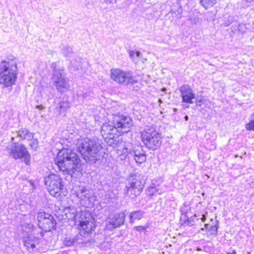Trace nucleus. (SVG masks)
<instances>
[{
    "mask_svg": "<svg viewBox=\"0 0 254 254\" xmlns=\"http://www.w3.org/2000/svg\"><path fill=\"white\" fill-rule=\"evenodd\" d=\"M55 162L59 171L63 172L64 174L72 176L75 171L80 172L81 170L80 159L71 149L63 148L60 150Z\"/></svg>",
    "mask_w": 254,
    "mask_h": 254,
    "instance_id": "nucleus-1",
    "label": "nucleus"
},
{
    "mask_svg": "<svg viewBox=\"0 0 254 254\" xmlns=\"http://www.w3.org/2000/svg\"><path fill=\"white\" fill-rule=\"evenodd\" d=\"M77 146L86 162L93 164L99 159V151L102 148L99 140L85 138L78 140Z\"/></svg>",
    "mask_w": 254,
    "mask_h": 254,
    "instance_id": "nucleus-2",
    "label": "nucleus"
},
{
    "mask_svg": "<svg viewBox=\"0 0 254 254\" xmlns=\"http://www.w3.org/2000/svg\"><path fill=\"white\" fill-rule=\"evenodd\" d=\"M18 73L17 63L13 56L0 63V84L9 87L15 84Z\"/></svg>",
    "mask_w": 254,
    "mask_h": 254,
    "instance_id": "nucleus-3",
    "label": "nucleus"
},
{
    "mask_svg": "<svg viewBox=\"0 0 254 254\" xmlns=\"http://www.w3.org/2000/svg\"><path fill=\"white\" fill-rule=\"evenodd\" d=\"M145 184L143 177L139 174H130L126 182V193L131 198L138 196Z\"/></svg>",
    "mask_w": 254,
    "mask_h": 254,
    "instance_id": "nucleus-4",
    "label": "nucleus"
},
{
    "mask_svg": "<svg viewBox=\"0 0 254 254\" xmlns=\"http://www.w3.org/2000/svg\"><path fill=\"white\" fill-rule=\"evenodd\" d=\"M141 138L144 145L149 149L155 150L161 145L160 134L153 128H146L141 132Z\"/></svg>",
    "mask_w": 254,
    "mask_h": 254,
    "instance_id": "nucleus-5",
    "label": "nucleus"
},
{
    "mask_svg": "<svg viewBox=\"0 0 254 254\" xmlns=\"http://www.w3.org/2000/svg\"><path fill=\"white\" fill-rule=\"evenodd\" d=\"M9 155L15 160L21 159L26 165H29L31 156L25 146L18 142H13L7 147Z\"/></svg>",
    "mask_w": 254,
    "mask_h": 254,
    "instance_id": "nucleus-6",
    "label": "nucleus"
},
{
    "mask_svg": "<svg viewBox=\"0 0 254 254\" xmlns=\"http://www.w3.org/2000/svg\"><path fill=\"white\" fill-rule=\"evenodd\" d=\"M110 76L111 79L117 83L127 85L133 84L137 82L135 76L133 75L131 71H124L119 69H112L111 70Z\"/></svg>",
    "mask_w": 254,
    "mask_h": 254,
    "instance_id": "nucleus-7",
    "label": "nucleus"
},
{
    "mask_svg": "<svg viewBox=\"0 0 254 254\" xmlns=\"http://www.w3.org/2000/svg\"><path fill=\"white\" fill-rule=\"evenodd\" d=\"M45 184L47 186L50 194L53 196L58 197L63 192L64 182L56 175H50L45 178Z\"/></svg>",
    "mask_w": 254,
    "mask_h": 254,
    "instance_id": "nucleus-8",
    "label": "nucleus"
},
{
    "mask_svg": "<svg viewBox=\"0 0 254 254\" xmlns=\"http://www.w3.org/2000/svg\"><path fill=\"white\" fill-rule=\"evenodd\" d=\"M113 124L115 125L117 132L120 134L127 133L130 130V127L132 126V121L128 116L113 114Z\"/></svg>",
    "mask_w": 254,
    "mask_h": 254,
    "instance_id": "nucleus-9",
    "label": "nucleus"
},
{
    "mask_svg": "<svg viewBox=\"0 0 254 254\" xmlns=\"http://www.w3.org/2000/svg\"><path fill=\"white\" fill-rule=\"evenodd\" d=\"M52 79L59 92H65L70 90L69 79L62 70L53 71Z\"/></svg>",
    "mask_w": 254,
    "mask_h": 254,
    "instance_id": "nucleus-10",
    "label": "nucleus"
},
{
    "mask_svg": "<svg viewBox=\"0 0 254 254\" xmlns=\"http://www.w3.org/2000/svg\"><path fill=\"white\" fill-rule=\"evenodd\" d=\"M37 218L39 228L44 231L50 232L56 228V223L52 215L40 212L37 214Z\"/></svg>",
    "mask_w": 254,
    "mask_h": 254,
    "instance_id": "nucleus-11",
    "label": "nucleus"
},
{
    "mask_svg": "<svg viewBox=\"0 0 254 254\" xmlns=\"http://www.w3.org/2000/svg\"><path fill=\"white\" fill-rule=\"evenodd\" d=\"M74 191L77 197L85 205H91L95 200L92 190H90L84 186H75Z\"/></svg>",
    "mask_w": 254,
    "mask_h": 254,
    "instance_id": "nucleus-12",
    "label": "nucleus"
},
{
    "mask_svg": "<svg viewBox=\"0 0 254 254\" xmlns=\"http://www.w3.org/2000/svg\"><path fill=\"white\" fill-rule=\"evenodd\" d=\"M125 217V214L123 212L116 213L109 216L106 219L107 229L112 231L115 228L123 225Z\"/></svg>",
    "mask_w": 254,
    "mask_h": 254,
    "instance_id": "nucleus-13",
    "label": "nucleus"
},
{
    "mask_svg": "<svg viewBox=\"0 0 254 254\" xmlns=\"http://www.w3.org/2000/svg\"><path fill=\"white\" fill-rule=\"evenodd\" d=\"M182 102L186 103H193L192 100L195 98V94L193 90L188 85H184L180 88Z\"/></svg>",
    "mask_w": 254,
    "mask_h": 254,
    "instance_id": "nucleus-14",
    "label": "nucleus"
},
{
    "mask_svg": "<svg viewBox=\"0 0 254 254\" xmlns=\"http://www.w3.org/2000/svg\"><path fill=\"white\" fill-rule=\"evenodd\" d=\"M101 132L102 136L107 139L110 134H117V131L115 125L112 122L109 121L108 123L103 124L101 127Z\"/></svg>",
    "mask_w": 254,
    "mask_h": 254,
    "instance_id": "nucleus-15",
    "label": "nucleus"
},
{
    "mask_svg": "<svg viewBox=\"0 0 254 254\" xmlns=\"http://www.w3.org/2000/svg\"><path fill=\"white\" fill-rule=\"evenodd\" d=\"M190 210L191 208L190 206V204L187 202H185L180 208V211L181 212L180 221L182 224L185 225L189 226L193 225L189 219L188 213Z\"/></svg>",
    "mask_w": 254,
    "mask_h": 254,
    "instance_id": "nucleus-16",
    "label": "nucleus"
},
{
    "mask_svg": "<svg viewBox=\"0 0 254 254\" xmlns=\"http://www.w3.org/2000/svg\"><path fill=\"white\" fill-rule=\"evenodd\" d=\"M80 237H81V234L77 235L73 239L70 238H66L64 241V244L66 247H70L75 243L82 244L87 245V242H88L89 241H83Z\"/></svg>",
    "mask_w": 254,
    "mask_h": 254,
    "instance_id": "nucleus-17",
    "label": "nucleus"
},
{
    "mask_svg": "<svg viewBox=\"0 0 254 254\" xmlns=\"http://www.w3.org/2000/svg\"><path fill=\"white\" fill-rule=\"evenodd\" d=\"M80 226L82 230L87 233H89L94 231L95 228V225L92 220H85L80 222Z\"/></svg>",
    "mask_w": 254,
    "mask_h": 254,
    "instance_id": "nucleus-18",
    "label": "nucleus"
},
{
    "mask_svg": "<svg viewBox=\"0 0 254 254\" xmlns=\"http://www.w3.org/2000/svg\"><path fill=\"white\" fill-rule=\"evenodd\" d=\"M140 150H143L141 147L137 146L134 147L132 150H129L127 148H124L123 149V154L125 155V157H128V158H131L133 156H136L141 152Z\"/></svg>",
    "mask_w": 254,
    "mask_h": 254,
    "instance_id": "nucleus-19",
    "label": "nucleus"
},
{
    "mask_svg": "<svg viewBox=\"0 0 254 254\" xmlns=\"http://www.w3.org/2000/svg\"><path fill=\"white\" fill-rule=\"evenodd\" d=\"M17 136L21 139L30 140L33 138V133L26 128H21L17 132Z\"/></svg>",
    "mask_w": 254,
    "mask_h": 254,
    "instance_id": "nucleus-20",
    "label": "nucleus"
},
{
    "mask_svg": "<svg viewBox=\"0 0 254 254\" xmlns=\"http://www.w3.org/2000/svg\"><path fill=\"white\" fill-rule=\"evenodd\" d=\"M144 214V212L139 210L131 212L129 215V222L131 224L136 220H140Z\"/></svg>",
    "mask_w": 254,
    "mask_h": 254,
    "instance_id": "nucleus-21",
    "label": "nucleus"
},
{
    "mask_svg": "<svg viewBox=\"0 0 254 254\" xmlns=\"http://www.w3.org/2000/svg\"><path fill=\"white\" fill-rule=\"evenodd\" d=\"M129 56L131 59L132 62L135 64H137L140 61L144 62L142 54L139 51H130L129 52Z\"/></svg>",
    "mask_w": 254,
    "mask_h": 254,
    "instance_id": "nucleus-22",
    "label": "nucleus"
},
{
    "mask_svg": "<svg viewBox=\"0 0 254 254\" xmlns=\"http://www.w3.org/2000/svg\"><path fill=\"white\" fill-rule=\"evenodd\" d=\"M66 217L70 220H74L77 215V211L74 207H69L65 210Z\"/></svg>",
    "mask_w": 254,
    "mask_h": 254,
    "instance_id": "nucleus-23",
    "label": "nucleus"
},
{
    "mask_svg": "<svg viewBox=\"0 0 254 254\" xmlns=\"http://www.w3.org/2000/svg\"><path fill=\"white\" fill-rule=\"evenodd\" d=\"M141 152L136 156H133L131 158H133L137 163L141 164L145 162L146 159V156L144 150H140Z\"/></svg>",
    "mask_w": 254,
    "mask_h": 254,
    "instance_id": "nucleus-24",
    "label": "nucleus"
},
{
    "mask_svg": "<svg viewBox=\"0 0 254 254\" xmlns=\"http://www.w3.org/2000/svg\"><path fill=\"white\" fill-rule=\"evenodd\" d=\"M200 4L205 9L213 7L216 3V0H199Z\"/></svg>",
    "mask_w": 254,
    "mask_h": 254,
    "instance_id": "nucleus-25",
    "label": "nucleus"
},
{
    "mask_svg": "<svg viewBox=\"0 0 254 254\" xmlns=\"http://www.w3.org/2000/svg\"><path fill=\"white\" fill-rule=\"evenodd\" d=\"M205 229L209 232L210 235H217V230L218 228V222H216L215 225H210L208 224H205Z\"/></svg>",
    "mask_w": 254,
    "mask_h": 254,
    "instance_id": "nucleus-26",
    "label": "nucleus"
},
{
    "mask_svg": "<svg viewBox=\"0 0 254 254\" xmlns=\"http://www.w3.org/2000/svg\"><path fill=\"white\" fill-rule=\"evenodd\" d=\"M70 107V103L68 102H62L59 103L56 108H59L60 113L66 111Z\"/></svg>",
    "mask_w": 254,
    "mask_h": 254,
    "instance_id": "nucleus-27",
    "label": "nucleus"
},
{
    "mask_svg": "<svg viewBox=\"0 0 254 254\" xmlns=\"http://www.w3.org/2000/svg\"><path fill=\"white\" fill-rule=\"evenodd\" d=\"M115 138L114 134H110L106 139L107 144L113 147H116L119 143V141L117 140Z\"/></svg>",
    "mask_w": 254,
    "mask_h": 254,
    "instance_id": "nucleus-28",
    "label": "nucleus"
},
{
    "mask_svg": "<svg viewBox=\"0 0 254 254\" xmlns=\"http://www.w3.org/2000/svg\"><path fill=\"white\" fill-rule=\"evenodd\" d=\"M62 54L66 58L70 57V56L73 54L72 48L70 46H66L62 50Z\"/></svg>",
    "mask_w": 254,
    "mask_h": 254,
    "instance_id": "nucleus-29",
    "label": "nucleus"
},
{
    "mask_svg": "<svg viewBox=\"0 0 254 254\" xmlns=\"http://www.w3.org/2000/svg\"><path fill=\"white\" fill-rule=\"evenodd\" d=\"M28 141H30L29 145L30 146L31 148L32 149L36 150L38 146L39 142L38 139L37 138H35L33 135V138L31 139L30 140Z\"/></svg>",
    "mask_w": 254,
    "mask_h": 254,
    "instance_id": "nucleus-30",
    "label": "nucleus"
},
{
    "mask_svg": "<svg viewBox=\"0 0 254 254\" xmlns=\"http://www.w3.org/2000/svg\"><path fill=\"white\" fill-rule=\"evenodd\" d=\"M24 245L27 249H29L30 248L33 249L35 247V244L34 243L33 241L29 238L24 241Z\"/></svg>",
    "mask_w": 254,
    "mask_h": 254,
    "instance_id": "nucleus-31",
    "label": "nucleus"
},
{
    "mask_svg": "<svg viewBox=\"0 0 254 254\" xmlns=\"http://www.w3.org/2000/svg\"><path fill=\"white\" fill-rule=\"evenodd\" d=\"M71 64L76 68L78 69L80 66V59L79 58L73 59L70 61Z\"/></svg>",
    "mask_w": 254,
    "mask_h": 254,
    "instance_id": "nucleus-32",
    "label": "nucleus"
},
{
    "mask_svg": "<svg viewBox=\"0 0 254 254\" xmlns=\"http://www.w3.org/2000/svg\"><path fill=\"white\" fill-rule=\"evenodd\" d=\"M157 191V190L155 187L150 186L147 189V194L149 195H153Z\"/></svg>",
    "mask_w": 254,
    "mask_h": 254,
    "instance_id": "nucleus-33",
    "label": "nucleus"
},
{
    "mask_svg": "<svg viewBox=\"0 0 254 254\" xmlns=\"http://www.w3.org/2000/svg\"><path fill=\"white\" fill-rule=\"evenodd\" d=\"M245 127L248 130L254 131V120H252L250 123L247 124Z\"/></svg>",
    "mask_w": 254,
    "mask_h": 254,
    "instance_id": "nucleus-34",
    "label": "nucleus"
},
{
    "mask_svg": "<svg viewBox=\"0 0 254 254\" xmlns=\"http://www.w3.org/2000/svg\"><path fill=\"white\" fill-rule=\"evenodd\" d=\"M134 229L137 231H140L141 230H145L146 228L144 226H135L134 227Z\"/></svg>",
    "mask_w": 254,
    "mask_h": 254,
    "instance_id": "nucleus-35",
    "label": "nucleus"
},
{
    "mask_svg": "<svg viewBox=\"0 0 254 254\" xmlns=\"http://www.w3.org/2000/svg\"><path fill=\"white\" fill-rule=\"evenodd\" d=\"M107 3H114L116 2L117 0H104Z\"/></svg>",
    "mask_w": 254,
    "mask_h": 254,
    "instance_id": "nucleus-36",
    "label": "nucleus"
},
{
    "mask_svg": "<svg viewBox=\"0 0 254 254\" xmlns=\"http://www.w3.org/2000/svg\"><path fill=\"white\" fill-rule=\"evenodd\" d=\"M36 108L39 110H43L45 108V107L42 105H37Z\"/></svg>",
    "mask_w": 254,
    "mask_h": 254,
    "instance_id": "nucleus-37",
    "label": "nucleus"
},
{
    "mask_svg": "<svg viewBox=\"0 0 254 254\" xmlns=\"http://www.w3.org/2000/svg\"><path fill=\"white\" fill-rule=\"evenodd\" d=\"M202 222H204L206 220V217L204 215H202L201 218H199Z\"/></svg>",
    "mask_w": 254,
    "mask_h": 254,
    "instance_id": "nucleus-38",
    "label": "nucleus"
},
{
    "mask_svg": "<svg viewBox=\"0 0 254 254\" xmlns=\"http://www.w3.org/2000/svg\"><path fill=\"white\" fill-rule=\"evenodd\" d=\"M201 102H202L201 100H198V101L196 102V106H201Z\"/></svg>",
    "mask_w": 254,
    "mask_h": 254,
    "instance_id": "nucleus-39",
    "label": "nucleus"
},
{
    "mask_svg": "<svg viewBox=\"0 0 254 254\" xmlns=\"http://www.w3.org/2000/svg\"><path fill=\"white\" fill-rule=\"evenodd\" d=\"M51 66L53 68H54L53 71L54 70H58L57 69H56V64L55 63H52Z\"/></svg>",
    "mask_w": 254,
    "mask_h": 254,
    "instance_id": "nucleus-40",
    "label": "nucleus"
},
{
    "mask_svg": "<svg viewBox=\"0 0 254 254\" xmlns=\"http://www.w3.org/2000/svg\"><path fill=\"white\" fill-rule=\"evenodd\" d=\"M231 23H232V20H231L230 21H229V22H226L225 23V26H229V25Z\"/></svg>",
    "mask_w": 254,
    "mask_h": 254,
    "instance_id": "nucleus-41",
    "label": "nucleus"
},
{
    "mask_svg": "<svg viewBox=\"0 0 254 254\" xmlns=\"http://www.w3.org/2000/svg\"><path fill=\"white\" fill-rule=\"evenodd\" d=\"M28 227L30 229V228H32L33 227V224H28Z\"/></svg>",
    "mask_w": 254,
    "mask_h": 254,
    "instance_id": "nucleus-42",
    "label": "nucleus"
},
{
    "mask_svg": "<svg viewBox=\"0 0 254 254\" xmlns=\"http://www.w3.org/2000/svg\"><path fill=\"white\" fill-rule=\"evenodd\" d=\"M185 119L186 121H188L189 120V117L188 116H185Z\"/></svg>",
    "mask_w": 254,
    "mask_h": 254,
    "instance_id": "nucleus-43",
    "label": "nucleus"
},
{
    "mask_svg": "<svg viewBox=\"0 0 254 254\" xmlns=\"http://www.w3.org/2000/svg\"><path fill=\"white\" fill-rule=\"evenodd\" d=\"M162 91L163 92H166V88H163L162 89Z\"/></svg>",
    "mask_w": 254,
    "mask_h": 254,
    "instance_id": "nucleus-44",
    "label": "nucleus"
},
{
    "mask_svg": "<svg viewBox=\"0 0 254 254\" xmlns=\"http://www.w3.org/2000/svg\"><path fill=\"white\" fill-rule=\"evenodd\" d=\"M228 254H236V252L233 251L232 253H229Z\"/></svg>",
    "mask_w": 254,
    "mask_h": 254,
    "instance_id": "nucleus-45",
    "label": "nucleus"
},
{
    "mask_svg": "<svg viewBox=\"0 0 254 254\" xmlns=\"http://www.w3.org/2000/svg\"><path fill=\"white\" fill-rule=\"evenodd\" d=\"M174 112H176L177 111V109L176 108H174Z\"/></svg>",
    "mask_w": 254,
    "mask_h": 254,
    "instance_id": "nucleus-46",
    "label": "nucleus"
}]
</instances>
